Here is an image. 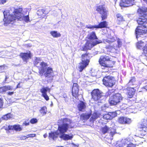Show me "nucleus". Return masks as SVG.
I'll return each mask as SVG.
<instances>
[{"label":"nucleus","mask_w":147,"mask_h":147,"mask_svg":"<svg viewBox=\"0 0 147 147\" xmlns=\"http://www.w3.org/2000/svg\"><path fill=\"white\" fill-rule=\"evenodd\" d=\"M78 107L80 111H84L85 110L86 105L85 103L82 101L78 105Z\"/></svg>","instance_id":"obj_27"},{"label":"nucleus","mask_w":147,"mask_h":147,"mask_svg":"<svg viewBox=\"0 0 147 147\" xmlns=\"http://www.w3.org/2000/svg\"><path fill=\"white\" fill-rule=\"evenodd\" d=\"M96 25L92 26L91 25H89L86 26V27L90 29H94V28H96Z\"/></svg>","instance_id":"obj_43"},{"label":"nucleus","mask_w":147,"mask_h":147,"mask_svg":"<svg viewBox=\"0 0 147 147\" xmlns=\"http://www.w3.org/2000/svg\"><path fill=\"white\" fill-rule=\"evenodd\" d=\"M122 99L121 94L119 93L115 94L111 96L109 99V102L111 105L118 104Z\"/></svg>","instance_id":"obj_7"},{"label":"nucleus","mask_w":147,"mask_h":147,"mask_svg":"<svg viewBox=\"0 0 147 147\" xmlns=\"http://www.w3.org/2000/svg\"><path fill=\"white\" fill-rule=\"evenodd\" d=\"M37 122V119L36 118H32L30 120V122L32 124L36 123Z\"/></svg>","instance_id":"obj_40"},{"label":"nucleus","mask_w":147,"mask_h":147,"mask_svg":"<svg viewBox=\"0 0 147 147\" xmlns=\"http://www.w3.org/2000/svg\"><path fill=\"white\" fill-rule=\"evenodd\" d=\"M50 89L48 87L42 88L40 90V91L42 94V96L44 97L45 99L47 100L49 99V97L47 94V92H49Z\"/></svg>","instance_id":"obj_16"},{"label":"nucleus","mask_w":147,"mask_h":147,"mask_svg":"<svg viewBox=\"0 0 147 147\" xmlns=\"http://www.w3.org/2000/svg\"><path fill=\"white\" fill-rule=\"evenodd\" d=\"M131 112H132V113H133V112L134 111H131Z\"/></svg>","instance_id":"obj_58"},{"label":"nucleus","mask_w":147,"mask_h":147,"mask_svg":"<svg viewBox=\"0 0 147 147\" xmlns=\"http://www.w3.org/2000/svg\"><path fill=\"white\" fill-rule=\"evenodd\" d=\"M7 1V0H1V2L2 4H3L5 3Z\"/></svg>","instance_id":"obj_50"},{"label":"nucleus","mask_w":147,"mask_h":147,"mask_svg":"<svg viewBox=\"0 0 147 147\" xmlns=\"http://www.w3.org/2000/svg\"><path fill=\"white\" fill-rule=\"evenodd\" d=\"M98 117V115L96 113H94L90 119L91 122H93Z\"/></svg>","instance_id":"obj_35"},{"label":"nucleus","mask_w":147,"mask_h":147,"mask_svg":"<svg viewBox=\"0 0 147 147\" xmlns=\"http://www.w3.org/2000/svg\"><path fill=\"white\" fill-rule=\"evenodd\" d=\"M109 113L111 116V117H112V119L113 118L116 116L117 114H119L120 111H117L113 112H110Z\"/></svg>","instance_id":"obj_36"},{"label":"nucleus","mask_w":147,"mask_h":147,"mask_svg":"<svg viewBox=\"0 0 147 147\" xmlns=\"http://www.w3.org/2000/svg\"><path fill=\"white\" fill-rule=\"evenodd\" d=\"M3 99L2 98L0 97V109L1 108L3 104Z\"/></svg>","instance_id":"obj_44"},{"label":"nucleus","mask_w":147,"mask_h":147,"mask_svg":"<svg viewBox=\"0 0 147 147\" xmlns=\"http://www.w3.org/2000/svg\"><path fill=\"white\" fill-rule=\"evenodd\" d=\"M135 109V107L134 106H131L129 107V109Z\"/></svg>","instance_id":"obj_51"},{"label":"nucleus","mask_w":147,"mask_h":147,"mask_svg":"<svg viewBox=\"0 0 147 147\" xmlns=\"http://www.w3.org/2000/svg\"><path fill=\"white\" fill-rule=\"evenodd\" d=\"M131 122V119L126 117H120L118 119V122L121 124H129Z\"/></svg>","instance_id":"obj_18"},{"label":"nucleus","mask_w":147,"mask_h":147,"mask_svg":"<svg viewBox=\"0 0 147 147\" xmlns=\"http://www.w3.org/2000/svg\"><path fill=\"white\" fill-rule=\"evenodd\" d=\"M140 128L142 129L140 131L147 132V118L145 119H144L141 125Z\"/></svg>","instance_id":"obj_23"},{"label":"nucleus","mask_w":147,"mask_h":147,"mask_svg":"<svg viewBox=\"0 0 147 147\" xmlns=\"http://www.w3.org/2000/svg\"><path fill=\"white\" fill-rule=\"evenodd\" d=\"M63 124L58 127V130L55 132H51L49 134V137L50 139L54 140L58 136L60 135V137L65 140H71L73 138V135L71 134L67 135L64 134L66 132L69 127L70 123L69 119L65 118L63 121Z\"/></svg>","instance_id":"obj_3"},{"label":"nucleus","mask_w":147,"mask_h":147,"mask_svg":"<svg viewBox=\"0 0 147 147\" xmlns=\"http://www.w3.org/2000/svg\"><path fill=\"white\" fill-rule=\"evenodd\" d=\"M103 117L104 119L108 120L109 119H112V117L110 114V113L106 114L103 115Z\"/></svg>","instance_id":"obj_37"},{"label":"nucleus","mask_w":147,"mask_h":147,"mask_svg":"<svg viewBox=\"0 0 147 147\" xmlns=\"http://www.w3.org/2000/svg\"><path fill=\"white\" fill-rule=\"evenodd\" d=\"M117 45L115 44H114L112 46L109 45L108 47L110 49L114 48L115 49H117V48H119L122 45V43L121 40L119 38L117 39Z\"/></svg>","instance_id":"obj_22"},{"label":"nucleus","mask_w":147,"mask_h":147,"mask_svg":"<svg viewBox=\"0 0 147 147\" xmlns=\"http://www.w3.org/2000/svg\"><path fill=\"white\" fill-rule=\"evenodd\" d=\"M44 136L45 138H46V136H45V135H44Z\"/></svg>","instance_id":"obj_56"},{"label":"nucleus","mask_w":147,"mask_h":147,"mask_svg":"<svg viewBox=\"0 0 147 147\" xmlns=\"http://www.w3.org/2000/svg\"><path fill=\"white\" fill-rule=\"evenodd\" d=\"M147 45V44L145 43V41H142V40L139 41L136 44L137 47L138 48L140 49H142L143 51L144 47Z\"/></svg>","instance_id":"obj_24"},{"label":"nucleus","mask_w":147,"mask_h":147,"mask_svg":"<svg viewBox=\"0 0 147 147\" xmlns=\"http://www.w3.org/2000/svg\"><path fill=\"white\" fill-rule=\"evenodd\" d=\"M137 82L135 78L134 77H132L129 80V82L127 84L126 86H125L124 87H130L131 86H133V87H135L137 86Z\"/></svg>","instance_id":"obj_19"},{"label":"nucleus","mask_w":147,"mask_h":147,"mask_svg":"<svg viewBox=\"0 0 147 147\" xmlns=\"http://www.w3.org/2000/svg\"><path fill=\"white\" fill-rule=\"evenodd\" d=\"M134 3V0H121L120 5L121 7H128L133 5Z\"/></svg>","instance_id":"obj_14"},{"label":"nucleus","mask_w":147,"mask_h":147,"mask_svg":"<svg viewBox=\"0 0 147 147\" xmlns=\"http://www.w3.org/2000/svg\"><path fill=\"white\" fill-rule=\"evenodd\" d=\"M87 38L89 40L97 39L95 32L93 31L88 34L87 36Z\"/></svg>","instance_id":"obj_25"},{"label":"nucleus","mask_w":147,"mask_h":147,"mask_svg":"<svg viewBox=\"0 0 147 147\" xmlns=\"http://www.w3.org/2000/svg\"><path fill=\"white\" fill-rule=\"evenodd\" d=\"M96 7V10L100 14L102 20L106 19L108 14V11L105 5H100L97 6Z\"/></svg>","instance_id":"obj_5"},{"label":"nucleus","mask_w":147,"mask_h":147,"mask_svg":"<svg viewBox=\"0 0 147 147\" xmlns=\"http://www.w3.org/2000/svg\"><path fill=\"white\" fill-rule=\"evenodd\" d=\"M22 83V82H19V83L17 85V86L16 88H20L21 87V86H20V84Z\"/></svg>","instance_id":"obj_49"},{"label":"nucleus","mask_w":147,"mask_h":147,"mask_svg":"<svg viewBox=\"0 0 147 147\" xmlns=\"http://www.w3.org/2000/svg\"><path fill=\"white\" fill-rule=\"evenodd\" d=\"M107 25V22L106 21L100 22L98 25H96V27L97 28H103L106 27Z\"/></svg>","instance_id":"obj_30"},{"label":"nucleus","mask_w":147,"mask_h":147,"mask_svg":"<svg viewBox=\"0 0 147 147\" xmlns=\"http://www.w3.org/2000/svg\"><path fill=\"white\" fill-rule=\"evenodd\" d=\"M22 8H19L14 9L13 12V14L11 15L9 10H5L3 12L4 18L3 20L5 26H7L9 24H12L16 20L20 21H24L25 22L28 23L30 22L29 16V12H28V15H26L25 12H27V9L25 10V11H23L22 13Z\"/></svg>","instance_id":"obj_1"},{"label":"nucleus","mask_w":147,"mask_h":147,"mask_svg":"<svg viewBox=\"0 0 147 147\" xmlns=\"http://www.w3.org/2000/svg\"><path fill=\"white\" fill-rule=\"evenodd\" d=\"M147 11V8L144 7L139 8L138 10V12L141 18H139L137 20V22L139 25H144L139 26L136 30V38L137 40L140 38H142V36L145 34L147 32V29L145 25L147 24V15L146 14Z\"/></svg>","instance_id":"obj_2"},{"label":"nucleus","mask_w":147,"mask_h":147,"mask_svg":"<svg viewBox=\"0 0 147 147\" xmlns=\"http://www.w3.org/2000/svg\"><path fill=\"white\" fill-rule=\"evenodd\" d=\"M111 94V91L109 90L107 92L105 95L106 96H108L109 95H110Z\"/></svg>","instance_id":"obj_46"},{"label":"nucleus","mask_w":147,"mask_h":147,"mask_svg":"<svg viewBox=\"0 0 147 147\" xmlns=\"http://www.w3.org/2000/svg\"><path fill=\"white\" fill-rule=\"evenodd\" d=\"M12 117V115L10 113H9L6 115H3L1 118L0 119V122L3 120H7Z\"/></svg>","instance_id":"obj_28"},{"label":"nucleus","mask_w":147,"mask_h":147,"mask_svg":"<svg viewBox=\"0 0 147 147\" xmlns=\"http://www.w3.org/2000/svg\"><path fill=\"white\" fill-rule=\"evenodd\" d=\"M58 147H63V146H59H59H58Z\"/></svg>","instance_id":"obj_57"},{"label":"nucleus","mask_w":147,"mask_h":147,"mask_svg":"<svg viewBox=\"0 0 147 147\" xmlns=\"http://www.w3.org/2000/svg\"><path fill=\"white\" fill-rule=\"evenodd\" d=\"M111 128H109L107 125H105L104 127L101 128V131L103 134H105L107 132H109V134L111 137L110 138L111 139H112V137L113 135L115 134V129H111Z\"/></svg>","instance_id":"obj_13"},{"label":"nucleus","mask_w":147,"mask_h":147,"mask_svg":"<svg viewBox=\"0 0 147 147\" xmlns=\"http://www.w3.org/2000/svg\"><path fill=\"white\" fill-rule=\"evenodd\" d=\"M114 78L110 76H106L102 80L103 84L106 86L112 87L115 83Z\"/></svg>","instance_id":"obj_8"},{"label":"nucleus","mask_w":147,"mask_h":147,"mask_svg":"<svg viewBox=\"0 0 147 147\" xmlns=\"http://www.w3.org/2000/svg\"><path fill=\"white\" fill-rule=\"evenodd\" d=\"M116 17L117 19L118 23L120 24L123 21H124V19L123 16L120 14L118 13L117 14Z\"/></svg>","instance_id":"obj_33"},{"label":"nucleus","mask_w":147,"mask_h":147,"mask_svg":"<svg viewBox=\"0 0 147 147\" xmlns=\"http://www.w3.org/2000/svg\"><path fill=\"white\" fill-rule=\"evenodd\" d=\"M53 73L52 69L51 68L48 67L47 69L45 75L46 77L49 76L50 75L52 76Z\"/></svg>","instance_id":"obj_29"},{"label":"nucleus","mask_w":147,"mask_h":147,"mask_svg":"<svg viewBox=\"0 0 147 147\" xmlns=\"http://www.w3.org/2000/svg\"><path fill=\"white\" fill-rule=\"evenodd\" d=\"M36 136V134H28L26 136H24L25 138V139L28 138H32L35 137Z\"/></svg>","instance_id":"obj_41"},{"label":"nucleus","mask_w":147,"mask_h":147,"mask_svg":"<svg viewBox=\"0 0 147 147\" xmlns=\"http://www.w3.org/2000/svg\"><path fill=\"white\" fill-rule=\"evenodd\" d=\"M35 64L37 67L41 68V70L40 71V74H42L45 71L47 64L44 62L41 61L40 58H36Z\"/></svg>","instance_id":"obj_9"},{"label":"nucleus","mask_w":147,"mask_h":147,"mask_svg":"<svg viewBox=\"0 0 147 147\" xmlns=\"http://www.w3.org/2000/svg\"><path fill=\"white\" fill-rule=\"evenodd\" d=\"M144 88L145 89H146V90H147V85H146L144 87Z\"/></svg>","instance_id":"obj_52"},{"label":"nucleus","mask_w":147,"mask_h":147,"mask_svg":"<svg viewBox=\"0 0 147 147\" xmlns=\"http://www.w3.org/2000/svg\"><path fill=\"white\" fill-rule=\"evenodd\" d=\"M5 92L8 90H12L13 89L12 87L10 86H3Z\"/></svg>","instance_id":"obj_38"},{"label":"nucleus","mask_w":147,"mask_h":147,"mask_svg":"<svg viewBox=\"0 0 147 147\" xmlns=\"http://www.w3.org/2000/svg\"><path fill=\"white\" fill-rule=\"evenodd\" d=\"M122 89L123 90H126L127 91V94L128 98H131L133 97L135 92V90L134 87H124L122 88Z\"/></svg>","instance_id":"obj_15"},{"label":"nucleus","mask_w":147,"mask_h":147,"mask_svg":"<svg viewBox=\"0 0 147 147\" xmlns=\"http://www.w3.org/2000/svg\"><path fill=\"white\" fill-rule=\"evenodd\" d=\"M144 53L145 54V56L147 57V45L144 47Z\"/></svg>","instance_id":"obj_42"},{"label":"nucleus","mask_w":147,"mask_h":147,"mask_svg":"<svg viewBox=\"0 0 147 147\" xmlns=\"http://www.w3.org/2000/svg\"><path fill=\"white\" fill-rule=\"evenodd\" d=\"M8 95H12L14 94V92H8L7 93Z\"/></svg>","instance_id":"obj_48"},{"label":"nucleus","mask_w":147,"mask_h":147,"mask_svg":"<svg viewBox=\"0 0 147 147\" xmlns=\"http://www.w3.org/2000/svg\"><path fill=\"white\" fill-rule=\"evenodd\" d=\"M116 147H136L134 144L130 143V142L126 139H122L120 141H118L116 144Z\"/></svg>","instance_id":"obj_10"},{"label":"nucleus","mask_w":147,"mask_h":147,"mask_svg":"<svg viewBox=\"0 0 147 147\" xmlns=\"http://www.w3.org/2000/svg\"><path fill=\"white\" fill-rule=\"evenodd\" d=\"M92 98L94 100L97 101L104 96V94L99 89L93 90L91 93Z\"/></svg>","instance_id":"obj_11"},{"label":"nucleus","mask_w":147,"mask_h":147,"mask_svg":"<svg viewBox=\"0 0 147 147\" xmlns=\"http://www.w3.org/2000/svg\"><path fill=\"white\" fill-rule=\"evenodd\" d=\"M45 11L44 9H39L37 11V13L38 15L41 16L44 13Z\"/></svg>","instance_id":"obj_39"},{"label":"nucleus","mask_w":147,"mask_h":147,"mask_svg":"<svg viewBox=\"0 0 147 147\" xmlns=\"http://www.w3.org/2000/svg\"><path fill=\"white\" fill-rule=\"evenodd\" d=\"M89 62V57L88 54H83L82 57V62L80 64L79 71L82 72L83 69L88 64Z\"/></svg>","instance_id":"obj_6"},{"label":"nucleus","mask_w":147,"mask_h":147,"mask_svg":"<svg viewBox=\"0 0 147 147\" xmlns=\"http://www.w3.org/2000/svg\"><path fill=\"white\" fill-rule=\"evenodd\" d=\"M5 92L3 86L0 87V93H3Z\"/></svg>","instance_id":"obj_45"},{"label":"nucleus","mask_w":147,"mask_h":147,"mask_svg":"<svg viewBox=\"0 0 147 147\" xmlns=\"http://www.w3.org/2000/svg\"><path fill=\"white\" fill-rule=\"evenodd\" d=\"M101 42H102L100 40H96L94 41H88L84 47L83 50L85 51L87 49L90 50L94 46Z\"/></svg>","instance_id":"obj_12"},{"label":"nucleus","mask_w":147,"mask_h":147,"mask_svg":"<svg viewBox=\"0 0 147 147\" xmlns=\"http://www.w3.org/2000/svg\"><path fill=\"white\" fill-rule=\"evenodd\" d=\"M91 115L90 113H85L82 114L81 116V118L84 120H86L88 119L90 117Z\"/></svg>","instance_id":"obj_31"},{"label":"nucleus","mask_w":147,"mask_h":147,"mask_svg":"<svg viewBox=\"0 0 147 147\" xmlns=\"http://www.w3.org/2000/svg\"><path fill=\"white\" fill-rule=\"evenodd\" d=\"M7 130H15L16 131H20L22 130V128L20 125H9L7 127Z\"/></svg>","instance_id":"obj_21"},{"label":"nucleus","mask_w":147,"mask_h":147,"mask_svg":"<svg viewBox=\"0 0 147 147\" xmlns=\"http://www.w3.org/2000/svg\"><path fill=\"white\" fill-rule=\"evenodd\" d=\"M1 52L0 51V55H1Z\"/></svg>","instance_id":"obj_55"},{"label":"nucleus","mask_w":147,"mask_h":147,"mask_svg":"<svg viewBox=\"0 0 147 147\" xmlns=\"http://www.w3.org/2000/svg\"><path fill=\"white\" fill-rule=\"evenodd\" d=\"M79 91L78 86L77 83H74L72 88V93L73 96L76 98L78 95Z\"/></svg>","instance_id":"obj_17"},{"label":"nucleus","mask_w":147,"mask_h":147,"mask_svg":"<svg viewBox=\"0 0 147 147\" xmlns=\"http://www.w3.org/2000/svg\"><path fill=\"white\" fill-rule=\"evenodd\" d=\"M50 34L54 38H57L60 37L61 36L59 33L57 32L56 31H53L50 32Z\"/></svg>","instance_id":"obj_34"},{"label":"nucleus","mask_w":147,"mask_h":147,"mask_svg":"<svg viewBox=\"0 0 147 147\" xmlns=\"http://www.w3.org/2000/svg\"><path fill=\"white\" fill-rule=\"evenodd\" d=\"M7 77L6 76V77H5V80H7Z\"/></svg>","instance_id":"obj_53"},{"label":"nucleus","mask_w":147,"mask_h":147,"mask_svg":"<svg viewBox=\"0 0 147 147\" xmlns=\"http://www.w3.org/2000/svg\"><path fill=\"white\" fill-rule=\"evenodd\" d=\"M39 112L40 113L41 115L42 116L45 115L47 112V108L46 107L44 106L41 108V109L39 110Z\"/></svg>","instance_id":"obj_32"},{"label":"nucleus","mask_w":147,"mask_h":147,"mask_svg":"<svg viewBox=\"0 0 147 147\" xmlns=\"http://www.w3.org/2000/svg\"><path fill=\"white\" fill-rule=\"evenodd\" d=\"M20 56L22 58L24 62H27V60L31 58L30 53H21L20 55Z\"/></svg>","instance_id":"obj_20"},{"label":"nucleus","mask_w":147,"mask_h":147,"mask_svg":"<svg viewBox=\"0 0 147 147\" xmlns=\"http://www.w3.org/2000/svg\"><path fill=\"white\" fill-rule=\"evenodd\" d=\"M100 64L103 67L102 69H105L106 67H113L114 63L110 60L108 55H105L100 56L99 61Z\"/></svg>","instance_id":"obj_4"},{"label":"nucleus","mask_w":147,"mask_h":147,"mask_svg":"<svg viewBox=\"0 0 147 147\" xmlns=\"http://www.w3.org/2000/svg\"><path fill=\"white\" fill-rule=\"evenodd\" d=\"M144 1H146L147 3V0H143Z\"/></svg>","instance_id":"obj_54"},{"label":"nucleus","mask_w":147,"mask_h":147,"mask_svg":"<svg viewBox=\"0 0 147 147\" xmlns=\"http://www.w3.org/2000/svg\"><path fill=\"white\" fill-rule=\"evenodd\" d=\"M29 124V122H27L26 121L24 122L23 123V125H25V126H27Z\"/></svg>","instance_id":"obj_47"},{"label":"nucleus","mask_w":147,"mask_h":147,"mask_svg":"<svg viewBox=\"0 0 147 147\" xmlns=\"http://www.w3.org/2000/svg\"><path fill=\"white\" fill-rule=\"evenodd\" d=\"M115 40V39L113 37H107V39H104L103 42L105 44H106V43H107L109 44H111L114 42Z\"/></svg>","instance_id":"obj_26"}]
</instances>
